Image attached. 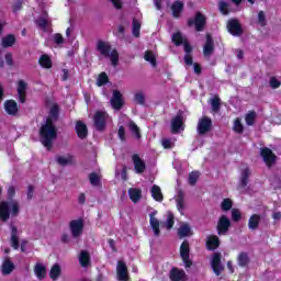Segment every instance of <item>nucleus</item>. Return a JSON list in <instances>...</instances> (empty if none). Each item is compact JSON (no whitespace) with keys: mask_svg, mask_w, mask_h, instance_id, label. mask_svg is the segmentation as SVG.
Returning a JSON list of instances; mask_svg holds the SVG:
<instances>
[{"mask_svg":"<svg viewBox=\"0 0 281 281\" xmlns=\"http://www.w3.org/2000/svg\"><path fill=\"white\" fill-rule=\"evenodd\" d=\"M41 142L48 150L54 146L55 139L58 137V132L52 119H47L46 123L40 128Z\"/></svg>","mask_w":281,"mask_h":281,"instance_id":"f257e3e1","label":"nucleus"},{"mask_svg":"<svg viewBox=\"0 0 281 281\" xmlns=\"http://www.w3.org/2000/svg\"><path fill=\"white\" fill-rule=\"evenodd\" d=\"M95 47L101 56L110 58L112 67L120 65V53H117V49L111 50V43L99 40Z\"/></svg>","mask_w":281,"mask_h":281,"instance_id":"f03ea898","label":"nucleus"},{"mask_svg":"<svg viewBox=\"0 0 281 281\" xmlns=\"http://www.w3.org/2000/svg\"><path fill=\"white\" fill-rule=\"evenodd\" d=\"M249 177H251V171L248 167L241 170L240 177H239V183L237 186L238 192L241 194H247L249 192Z\"/></svg>","mask_w":281,"mask_h":281,"instance_id":"7ed1b4c3","label":"nucleus"},{"mask_svg":"<svg viewBox=\"0 0 281 281\" xmlns=\"http://www.w3.org/2000/svg\"><path fill=\"white\" fill-rule=\"evenodd\" d=\"M69 229L72 238H80L85 229V220L78 218V220L70 221Z\"/></svg>","mask_w":281,"mask_h":281,"instance_id":"20e7f679","label":"nucleus"},{"mask_svg":"<svg viewBox=\"0 0 281 281\" xmlns=\"http://www.w3.org/2000/svg\"><path fill=\"white\" fill-rule=\"evenodd\" d=\"M229 227H232V221L227 217V215H222L216 226L218 236H227Z\"/></svg>","mask_w":281,"mask_h":281,"instance_id":"39448f33","label":"nucleus"},{"mask_svg":"<svg viewBox=\"0 0 281 281\" xmlns=\"http://www.w3.org/2000/svg\"><path fill=\"white\" fill-rule=\"evenodd\" d=\"M180 258L187 269L192 267V260H190V243L188 240H184L180 246Z\"/></svg>","mask_w":281,"mask_h":281,"instance_id":"423d86ee","label":"nucleus"},{"mask_svg":"<svg viewBox=\"0 0 281 281\" xmlns=\"http://www.w3.org/2000/svg\"><path fill=\"white\" fill-rule=\"evenodd\" d=\"M198 135H207L212 131V119L203 116L199 120L196 126Z\"/></svg>","mask_w":281,"mask_h":281,"instance_id":"0eeeda50","label":"nucleus"},{"mask_svg":"<svg viewBox=\"0 0 281 281\" xmlns=\"http://www.w3.org/2000/svg\"><path fill=\"white\" fill-rule=\"evenodd\" d=\"M106 117H109V114L106 112L97 111L93 116V122L97 131H104L106 128Z\"/></svg>","mask_w":281,"mask_h":281,"instance_id":"6e6552de","label":"nucleus"},{"mask_svg":"<svg viewBox=\"0 0 281 281\" xmlns=\"http://www.w3.org/2000/svg\"><path fill=\"white\" fill-rule=\"evenodd\" d=\"M227 30L232 36H243V26L240 25V21L237 19L228 20Z\"/></svg>","mask_w":281,"mask_h":281,"instance_id":"1a4fd4ad","label":"nucleus"},{"mask_svg":"<svg viewBox=\"0 0 281 281\" xmlns=\"http://www.w3.org/2000/svg\"><path fill=\"white\" fill-rule=\"evenodd\" d=\"M183 131V112H178L177 115L171 120V133L177 135Z\"/></svg>","mask_w":281,"mask_h":281,"instance_id":"9d476101","label":"nucleus"},{"mask_svg":"<svg viewBox=\"0 0 281 281\" xmlns=\"http://www.w3.org/2000/svg\"><path fill=\"white\" fill-rule=\"evenodd\" d=\"M188 25L189 27L195 25L196 32H203V29L205 27V16L201 14V12H196L194 20H188Z\"/></svg>","mask_w":281,"mask_h":281,"instance_id":"9b49d317","label":"nucleus"},{"mask_svg":"<svg viewBox=\"0 0 281 281\" xmlns=\"http://www.w3.org/2000/svg\"><path fill=\"white\" fill-rule=\"evenodd\" d=\"M116 277L120 281H128V267L124 260H119L116 263Z\"/></svg>","mask_w":281,"mask_h":281,"instance_id":"f8f14e48","label":"nucleus"},{"mask_svg":"<svg viewBox=\"0 0 281 281\" xmlns=\"http://www.w3.org/2000/svg\"><path fill=\"white\" fill-rule=\"evenodd\" d=\"M211 267L215 276H221V273H223V270L225 269V267L221 262V252L213 254L211 258Z\"/></svg>","mask_w":281,"mask_h":281,"instance_id":"ddd939ff","label":"nucleus"},{"mask_svg":"<svg viewBox=\"0 0 281 281\" xmlns=\"http://www.w3.org/2000/svg\"><path fill=\"white\" fill-rule=\"evenodd\" d=\"M260 156L262 157L268 168H271V166L276 164V154H273V150H271L270 148L268 147L261 148Z\"/></svg>","mask_w":281,"mask_h":281,"instance_id":"4468645a","label":"nucleus"},{"mask_svg":"<svg viewBox=\"0 0 281 281\" xmlns=\"http://www.w3.org/2000/svg\"><path fill=\"white\" fill-rule=\"evenodd\" d=\"M110 104L114 111L122 110V106H124V99L122 98V92H120V90L113 91Z\"/></svg>","mask_w":281,"mask_h":281,"instance_id":"2eb2a0df","label":"nucleus"},{"mask_svg":"<svg viewBox=\"0 0 281 281\" xmlns=\"http://www.w3.org/2000/svg\"><path fill=\"white\" fill-rule=\"evenodd\" d=\"M171 40H172V43L177 45V47H179V45H184L186 54H192V46L190 45V43H188V41L183 40V35L180 32L175 33Z\"/></svg>","mask_w":281,"mask_h":281,"instance_id":"dca6fc26","label":"nucleus"},{"mask_svg":"<svg viewBox=\"0 0 281 281\" xmlns=\"http://www.w3.org/2000/svg\"><path fill=\"white\" fill-rule=\"evenodd\" d=\"M155 216H157V211L149 213V225L154 232L155 238H159V236H161V229L159 228L160 223Z\"/></svg>","mask_w":281,"mask_h":281,"instance_id":"f3484780","label":"nucleus"},{"mask_svg":"<svg viewBox=\"0 0 281 281\" xmlns=\"http://www.w3.org/2000/svg\"><path fill=\"white\" fill-rule=\"evenodd\" d=\"M132 161L136 175H144V172H146V162L139 157V155L134 154L132 156Z\"/></svg>","mask_w":281,"mask_h":281,"instance_id":"a211bd4d","label":"nucleus"},{"mask_svg":"<svg viewBox=\"0 0 281 281\" xmlns=\"http://www.w3.org/2000/svg\"><path fill=\"white\" fill-rule=\"evenodd\" d=\"M18 98L19 102L25 104V100L27 98V83L24 80H20L18 82Z\"/></svg>","mask_w":281,"mask_h":281,"instance_id":"6ab92c4d","label":"nucleus"},{"mask_svg":"<svg viewBox=\"0 0 281 281\" xmlns=\"http://www.w3.org/2000/svg\"><path fill=\"white\" fill-rule=\"evenodd\" d=\"M75 131L79 139H87V135H89V130H87V124H85V122L77 121Z\"/></svg>","mask_w":281,"mask_h":281,"instance_id":"aec40b11","label":"nucleus"},{"mask_svg":"<svg viewBox=\"0 0 281 281\" xmlns=\"http://www.w3.org/2000/svg\"><path fill=\"white\" fill-rule=\"evenodd\" d=\"M169 279L171 281H186V271L180 270L179 268H172L169 272Z\"/></svg>","mask_w":281,"mask_h":281,"instance_id":"412c9836","label":"nucleus"},{"mask_svg":"<svg viewBox=\"0 0 281 281\" xmlns=\"http://www.w3.org/2000/svg\"><path fill=\"white\" fill-rule=\"evenodd\" d=\"M203 54L206 58H210V56L214 54V40L210 34H206V43L203 47Z\"/></svg>","mask_w":281,"mask_h":281,"instance_id":"4be33fe9","label":"nucleus"},{"mask_svg":"<svg viewBox=\"0 0 281 281\" xmlns=\"http://www.w3.org/2000/svg\"><path fill=\"white\" fill-rule=\"evenodd\" d=\"M220 246L221 239H218V236L211 235L207 237L206 249H209V251H214V249H218Z\"/></svg>","mask_w":281,"mask_h":281,"instance_id":"5701e85b","label":"nucleus"},{"mask_svg":"<svg viewBox=\"0 0 281 281\" xmlns=\"http://www.w3.org/2000/svg\"><path fill=\"white\" fill-rule=\"evenodd\" d=\"M4 110L8 115H16L19 113V105L14 100H8L4 102Z\"/></svg>","mask_w":281,"mask_h":281,"instance_id":"b1692460","label":"nucleus"},{"mask_svg":"<svg viewBox=\"0 0 281 281\" xmlns=\"http://www.w3.org/2000/svg\"><path fill=\"white\" fill-rule=\"evenodd\" d=\"M218 10L224 16H227L231 12H236V10L232 8V4L225 0L218 1Z\"/></svg>","mask_w":281,"mask_h":281,"instance_id":"393cba45","label":"nucleus"},{"mask_svg":"<svg viewBox=\"0 0 281 281\" xmlns=\"http://www.w3.org/2000/svg\"><path fill=\"white\" fill-rule=\"evenodd\" d=\"M14 269V262L10 258H5L1 266L2 276H10Z\"/></svg>","mask_w":281,"mask_h":281,"instance_id":"a878e982","label":"nucleus"},{"mask_svg":"<svg viewBox=\"0 0 281 281\" xmlns=\"http://www.w3.org/2000/svg\"><path fill=\"white\" fill-rule=\"evenodd\" d=\"M181 12H183V2L177 0L171 4V13L173 19H179V16H181Z\"/></svg>","mask_w":281,"mask_h":281,"instance_id":"bb28decb","label":"nucleus"},{"mask_svg":"<svg viewBox=\"0 0 281 281\" xmlns=\"http://www.w3.org/2000/svg\"><path fill=\"white\" fill-rule=\"evenodd\" d=\"M179 238H188V236H192V228L190 224L184 223L178 228Z\"/></svg>","mask_w":281,"mask_h":281,"instance_id":"cd10ccee","label":"nucleus"},{"mask_svg":"<svg viewBox=\"0 0 281 281\" xmlns=\"http://www.w3.org/2000/svg\"><path fill=\"white\" fill-rule=\"evenodd\" d=\"M260 220H261L260 215L252 214L248 221V228L251 229V232H256V229L260 225Z\"/></svg>","mask_w":281,"mask_h":281,"instance_id":"c85d7f7f","label":"nucleus"},{"mask_svg":"<svg viewBox=\"0 0 281 281\" xmlns=\"http://www.w3.org/2000/svg\"><path fill=\"white\" fill-rule=\"evenodd\" d=\"M186 195L183 194V191H178L176 203L179 212H183L186 210Z\"/></svg>","mask_w":281,"mask_h":281,"instance_id":"c756f323","label":"nucleus"},{"mask_svg":"<svg viewBox=\"0 0 281 281\" xmlns=\"http://www.w3.org/2000/svg\"><path fill=\"white\" fill-rule=\"evenodd\" d=\"M128 196L134 203H139V200L142 199V190L131 188L128 189Z\"/></svg>","mask_w":281,"mask_h":281,"instance_id":"7c9ffc66","label":"nucleus"},{"mask_svg":"<svg viewBox=\"0 0 281 281\" xmlns=\"http://www.w3.org/2000/svg\"><path fill=\"white\" fill-rule=\"evenodd\" d=\"M34 273L38 280H44L45 274L47 273V269L42 263H36L34 267Z\"/></svg>","mask_w":281,"mask_h":281,"instance_id":"2f4dec72","label":"nucleus"},{"mask_svg":"<svg viewBox=\"0 0 281 281\" xmlns=\"http://www.w3.org/2000/svg\"><path fill=\"white\" fill-rule=\"evenodd\" d=\"M151 196L155 199V201L161 202L164 201V193H161V188L159 186L154 184L151 187Z\"/></svg>","mask_w":281,"mask_h":281,"instance_id":"473e14b6","label":"nucleus"},{"mask_svg":"<svg viewBox=\"0 0 281 281\" xmlns=\"http://www.w3.org/2000/svg\"><path fill=\"white\" fill-rule=\"evenodd\" d=\"M11 247L19 249V235L16 226H11Z\"/></svg>","mask_w":281,"mask_h":281,"instance_id":"72a5a7b5","label":"nucleus"},{"mask_svg":"<svg viewBox=\"0 0 281 281\" xmlns=\"http://www.w3.org/2000/svg\"><path fill=\"white\" fill-rule=\"evenodd\" d=\"M139 30H142V22L137 19H133L132 21V34L135 38H139Z\"/></svg>","mask_w":281,"mask_h":281,"instance_id":"f704fd0d","label":"nucleus"},{"mask_svg":"<svg viewBox=\"0 0 281 281\" xmlns=\"http://www.w3.org/2000/svg\"><path fill=\"white\" fill-rule=\"evenodd\" d=\"M91 258L89 257V252L87 250H81L79 256V262L81 267H89Z\"/></svg>","mask_w":281,"mask_h":281,"instance_id":"c9c22d12","label":"nucleus"},{"mask_svg":"<svg viewBox=\"0 0 281 281\" xmlns=\"http://www.w3.org/2000/svg\"><path fill=\"white\" fill-rule=\"evenodd\" d=\"M16 43V37L12 34L7 35L5 37L2 38V47L8 48L12 47Z\"/></svg>","mask_w":281,"mask_h":281,"instance_id":"e433bc0d","label":"nucleus"},{"mask_svg":"<svg viewBox=\"0 0 281 281\" xmlns=\"http://www.w3.org/2000/svg\"><path fill=\"white\" fill-rule=\"evenodd\" d=\"M38 64L41 67H44V69H52V58L47 55H42L38 59Z\"/></svg>","mask_w":281,"mask_h":281,"instance_id":"4c0bfd02","label":"nucleus"},{"mask_svg":"<svg viewBox=\"0 0 281 281\" xmlns=\"http://www.w3.org/2000/svg\"><path fill=\"white\" fill-rule=\"evenodd\" d=\"M144 58L147 63H150L153 67H157V58L155 57L153 50H146Z\"/></svg>","mask_w":281,"mask_h":281,"instance_id":"58836bf2","label":"nucleus"},{"mask_svg":"<svg viewBox=\"0 0 281 281\" xmlns=\"http://www.w3.org/2000/svg\"><path fill=\"white\" fill-rule=\"evenodd\" d=\"M237 260L239 267H247V265H249V255L247 252H240Z\"/></svg>","mask_w":281,"mask_h":281,"instance_id":"ea45409f","label":"nucleus"},{"mask_svg":"<svg viewBox=\"0 0 281 281\" xmlns=\"http://www.w3.org/2000/svg\"><path fill=\"white\" fill-rule=\"evenodd\" d=\"M60 266L58 263H55L49 272V278H52L53 280H58V278H60Z\"/></svg>","mask_w":281,"mask_h":281,"instance_id":"a19ab883","label":"nucleus"},{"mask_svg":"<svg viewBox=\"0 0 281 281\" xmlns=\"http://www.w3.org/2000/svg\"><path fill=\"white\" fill-rule=\"evenodd\" d=\"M134 102L144 106V104H146V94L142 91L136 92L134 94Z\"/></svg>","mask_w":281,"mask_h":281,"instance_id":"79ce46f5","label":"nucleus"},{"mask_svg":"<svg viewBox=\"0 0 281 281\" xmlns=\"http://www.w3.org/2000/svg\"><path fill=\"white\" fill-rule=\"evenodd\" d=\"M164 226L169 231L175 226V215L172 212L167 213V220L165 221Z\"/></svg>","mask_w":281,"mask_h":281,"instance_id":"37998d69","label":"nucleus"},{"mask_svg":"<svg viewBox=\"0 0 281 281\" xmlns=\"http://www.w3.org/2000/svg\"><path fill=\"white\" fill-rule=\"evenodd\" d=\"M211 109L213 113H218V111H221V98L215 97L211 99Z\"/></svg>","mask_w":281,"mask_h":281,"instance_id":"c03bdc74","label":"nucleus"},{"mask_svg":"<svg viewBox=\"0 0 281 281\" xmlns=\"http://www.w3.org/2000/svg\"><path fill=\"white\" fill-rule=\"evenodd\" d=\"M245 121L247 126H254L256 124V111H250L246 114Z\"/></svg>","mask_w":281,"mask_h":281,"instance_id":"a18cd8bd","label":"nucleus"},{"mask_svg":"<svg viewBox=\"0 0 281 281\" xmlns=\"http://www.w3.org/2000/svg\"><path fill=\"white\" fill-rule=\"evenodd\" d=\"M101 177L100 175L92 172L89 175V181L91 183V186H93L94 188H97L98 186H100V181H101Z\"/></svg>","mask_w":281,"mask_h":281,"instance_id":"49530a36","label":"nucleus"},{"mask_svg":"<svg viewBox=\"0 0 281 281\" xmlns=\"http://www.w3.org/2000/svg\"><path fill=\"white\" fill-rule=\"evenodd\" d=\"M128 127H130V131L135 135L136 139L142 138V134H139V127L137 126V124H135V122L131 121L128 123Z\"/></svg>","mask_w":281,"mask_h":281,"instance_id":"de8ad7c7","label":"nucleus"},{"mask_svg":"<svg viewBox=\"0 0 281 281\" xmlns=\"http://www.w3.org/2000/svg\"><path fill=\"white\" fill-rule=\"evenodd\" d=\"M109 82V76L106 72H101L97 79V87H103V85H106Z\"/></svg>","mask_w":281,"mask_h":281,"instance_id":"09e8293b","label":"nucleus"},{"mask_svg":"<svg viewBox=\"0 0 281 281\" xmlns=\"http://www.w3.org/2000/svg\"><path fill=\"white\" fill-rule=\"evenodd\" d=\"M59 113H60V108L58 106V104H53L49 111L50 120H58Z\"/></svg>","mask_w":281,"mask_h":281,"instance_id":"8fccbe9b","label":"nucleus"},{"mask_svg":"<svg viewBox=\"0 0 281 281\" xmlns=\"http://www.w3.org/2000/svg\"><path fill=\"white\" fill-rule=\"evenodd\" d=\"M233 205H234V202H232V199H224L222 201L221 209L223 210V212H229Z\"/></svg>","mask_w":281,"mask_h":281,"instance_id":"3c124183","label":"nucleus"},{"mask_svg":"<svg viewBox=\"0 0 281 281\" xmlns=\"http://www.w3.org/2000/svg\"><path fill=\"white\" fill-rule=\"evenodd\" d=\"M233 130L235 131V133H243L245 131V127L243 126V123L240 122V119H236L234 121V126Z\"/></svg>","mask_w":281,"mask_h":281,"instance_id":"603ef678","label":"nucleus"},{"mask_svg":"<svg viewBox=\"0 0 281 281\" xmlns=\"http://www.w3.org/2000/svg\"><path fill=\"white\" fill-rule=\"evenodd\" d=\"M161 145L166 149L175 148V139L172 138H162Z\"/></svg>","mask_w":281,"mask_h":281,"instance_id":"864d4df0","label":"nucleus"},{"mask_svg":"<svg viewBox=\"0 0 281 281\" xmlns=\"http://www.w3.org/2000/svg\"><path fill=\"white\" fill-rule=\"evenodd\" d=\"M196 181H199V171H192L189 175V183H190V186H196Z\"/></svg>","mask_w":281,"mask_h":281,"instance_id":"5fc2aeb1","label":"nucleus"},{"mask_svg":"<svg viewBox=\"0 0 281 281\" xmlns=\"http://www.w3.org/2000/svg\"><path fill=\"white\" fill-rule=\"evenodd\" d=\"M258 23L261 25V27H265L267 25V15L265 14V11H260L258 13Z\"/></svg>","mask_w":281,"mask_h":281,"instance_id":"6e6d98bb","label":"nucleus"},{"mask_svg":"<svg viewBox=\"0 0 281 281\" xmlns=\"http://www.w3.org/2000/svg\"><path fill=\"white\" fill-rule=\"evenodd\" d=\"M240 218H241L240 210L233 209L232 210V221H234V223H238V221H240Z\"/></svg>","mask_w":281,"mask_h":281,"instance_id":"4d7b16f0","label":"nucleus"},{"mask_svg":"<svg viewBox=\"0 0 281 281\" xmlns=\"http://www.w3.org/2000/svg\"><path fill=\"white\" fill-rule=\"evenodd\" d=\"M57 164H59V166H67L68 164H71V159L70 158H66L63 156H58L56 158Z\"/></svg>","mask_w":281,"mask_h":281,"instance_id":"13d9d810","label":"nucleus"},{"mask_svg":"<svg viewBox=\"0 0 281 281\" xmlns=\"http://www.w3.org/2000/svg\"><path fill=\"white\" fill-rule=\"evenodd\" d=\"M36 25L41 27V30H45L47 27V19L46 18H38L35 21Z\"/></svg>","mask_w":281,"mask_h":281,"instance_id":"bf43d9fd","label":"nucleus"},{"mask_svg":"<svg viewBox=\"0 0 281 281\" xmlns=\"http://www.w3.org/2000/svg\"><path fill=\"white\" fill-rule=\"evenodd\" d=\"M280 86H281V81L278 80V78H276V77H271L270 78V87H271V89H279Z\"/></svg>","mask_w":281,"mask_h":281,"instance_id":"052dcab7","label":"nucleus"},{"mask_svg":"<svg viewBox=\"0 0 281 281\" xmlns=\"http://www.w3.org/2000/svg\"><path fill=\"white\" fill-rule=\"evenodd\" d=\"M119 137L121 142H126V130L123 125L119 127Z\"/></svg>","mask_w":281,"mask_h":281,"instance_id":"680f3d73","label":"nucleus"},{"mask_svg":"<svg viewBox=\"0 0 281 281\" xmlns=\"http://www.w3.org/2000/svg\"><path fill=\"white\" fill-rule=\"evenodd\" d=\"M7 194H8L9 201H14L13 199H14V194H16V189L14 187H9Z\"/></svg>","mask_w":281,"mask_h":281,"instance_id":"e2e57ef3","label":"nucleus"},{"mask_svg":"<svg viewBox=\"0 0 281 281\" xmlns=\"http://www.w3.org/2000/svg\"><path fill=\"white\" fill-rule=\"evenodd\" d=\"M54 42L57 45H63V43H65V38L63 37V35L60 33H57L54 35Z\"/></svg>","mask_w":281,"mask_h":281,"instance_id":"0e129e2a","label":"nucleus"},{"mask_svg":"<svg viewBox=\"0 0 281 281\" xmlns=\"http://www.w3.org/2000/svg\"><path fill=\"white\" fill-rule=\"evenodd\" d=\"M184 63H186V65H188L189 67L192 66L193 60H192V55H191V54H186V55H184Z\"/></svg>","mask_w":281,"mask_h":281,"instance_id":"69168bd1","label":"nucleus"},{"mask_svg":"<svg viewBox=\"0 0 281 281\" xmlns=\"http://www.w3.org/2000/svg\"><path fill=\"white\" fill-rule=\"evenodd\" d=\"M5 63L7 65H9V67H12V65H14V60L12 59V54H7L5 55Z\"/></svg>","mask_w":281,"mask_h":281,"instance_id":"338daca9","label":"nucleus"},{"mask_svg":"<svg viewBox=\"0 0 281 281\" xmlns=\"http://www.w3.org/2000/svg\"><path fill=\"white\" fill-rule=\"evenodd\" d=\"M33 196H34V187L29 186V188H27V199H29V201H31V199H33Z\"/></svg>","mask_w":281,"mask_h":281,"instance_id":"774afa93","label":"nucleus"}]
</instances>
